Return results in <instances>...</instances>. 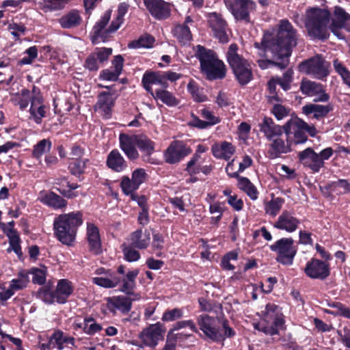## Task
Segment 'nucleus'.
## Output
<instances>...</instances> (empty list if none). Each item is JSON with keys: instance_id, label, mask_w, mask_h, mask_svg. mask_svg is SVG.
<instances>
[{"instance_id": "1", "label": "nucleus", "mask_w": 350, "mask_h": 350, "mask_svg": "<svg viewBox=\"0 0 350 350\" xmlns=\"http://www.w3.org/2000/svg\"><path fill=\"white\" fill-rule=\"evenodd\" d=\"M298 34L291 23L286 19L280 21L278 31L275 36L265 33L260 43L256 42L255 46L262 48L265 52H270L273 59L281 62H274L269 59L258 60V65L262 69H267L271 66H277L280 69L286 68L288 65V57L293 47L297 44Z\"/></svg>"}, {"instance_id": "2", "label": "nucleus", "mask_w": 350, "mask_h": 350, "mask_svg": "<svg viewBox=\"0 0 350 350\" xmlns=\"http://www.w3.org/2000/svg\"><path fill=\"white\" fill-rule=\"evenodd\" d=\"M83 222L81 211L60 214L53 221L54 234L62 244L71 246L75 242L78 228Z\"/></svg>"}, {"instance_id": "3", "label": "nucleus", "mask_w": 350, "mask_h": 350, "mask_svg": "<svg viewBox=\"0 0 350 350\" xmlns=\"http://www.w3.org/2000/svg\"><path fill=\"white\" fill-rule=\"evenodd\" d=\"M331 14L326 9L318 7L309 8L304 14V25L310 37L325 40L329 36V23Z\"/></svg>"}, {"instance_id": "4", "label": "nucleus", "mask_w": 350, "mask_h": 350, "mask_svg": "<svg viewBox=\"0 0 350 350\" xmlns=\"http://www.w3.org/2000/svg\"><path fill=\"white\" fill-rule=\"evenodd\" d=\"M195 55L200 63L202 72L208 79L224 78L226 72V66L214 51L198 45L195 49Z\"/></svg>"}, {"instance_id": "5", "label": "nucleus", "mask_w": 350, "mask_h": 350, "mask_svg": "<svg viewBox=\"0 0 350 350\" xmlns=\"http://www.w3.org/2000/svg\"><path fill=\"white\" fill-rule=\"evenodd\" d=\"M197 322L204 336L213 342H221L226 338L233 337L236 334L226 320L222 322L221 330L216 325V319L208 314L199 315L197 317Z\"/></svg>"}, {"instance_id": "6", "label": "nucleus", "mask_w": 350, "mask_h": 350, "mask_svg": "<svg viewBox=\"0 0 350 350\" xmlns=\"http://www.w3.org/2000/svg\"><path fill=\"white\" fill-rule=\"evenodd\" d=\"M284 323L280 308L275 304H267L263 319L254 323V327L267 335L273 336L284 328Z\"/></svg>"}, {"instance_id": "7", "label": "nucleus", "mask_w": 350, "mask_h": 350, "mask_svg": "<svg viewBox=\"0 0 350 350\" xmlns=\"http://www.w3.org/2000/svg\"><path fill=\"white\" fill-rule=\"evenodd\" d=\"M284 131L287 137L291 134L294 136V143L296 144H304L307 139L308 133L311 137H314L317 133L314 125H310L297 116L292 117L283 126Z\"/></svg>"}, {"instance_id": "8", "label": "nucleus", "mask_w": 350, "mask_h": 350, "mask_svg": "<svg viewBox=\"0 0 350 350\" xmlns=\"http://www.w3.org/2000/svg\"><path fill=\"white\" fill-rule=\"evenodd\" d=\"M334 154L332 148L328 147L317 153L312 148H307L298 153L299 162L314 173L319 172L324 166V161L328 160Z\"/></svg>"}, {"instance_id": "9", "label": "nucleus", "mask_w": 350, "mask_h": 350, "mask_svg": "<svg viewBox=\"0 0 350 350\" xmlns=\"http://www.w3.org/2000/svg\"><path fill=\"white\" fill-rule=\"evenodd\" d=\"M228 10L237 21L249 23L256 11V3L253 0H224Z\"/></svg>"}, {"instance_id": "10", "label": "nucleus", "mask_w": 350, "mask_h": 350, "mask_svg": "<svg viewBox=\"0 0 350 350\" xmlns=\"http://www.w3.org/2000/svg\"><path fill=\"white\" fill-rule=\"evenodd\" d=\"M271 251L277 253L278 262L291 265L293 264L294 257L297 253V248L291 238H282L270 246Z\"/></svg>"}, {"instance_id": "11", "label": "nucleus", "mask_w": 350, "mask_h": 350, "mask_svg": "<svg viewBox=\"0 0 350 350\" xmlns=\"http://www.w3.org/2000/svg\"><path fill=\"white\" fill-rule=\"evenodd\" d=\"M328 68L329 64L319 55L305 60L299 65L300 72L320 79L328 75Z\"/></svg>"}, {"instance_id": "12", "label": "nucleus", "mask_w": 350, "mask_h": 350, "mask_svg": "<svg viewBox=\"0 0 350 350\" xmlns=\"http://www.w3.org/2000/svg\"><path fill=\"white\" fill-rule=\"evenodd\" d=\"M165 331V326L159 322L144 328L138 336L142 342L141 347H156L159 342L164 339Z\"/></svg>"}, {"instance_id": "13", "label": "nucleus", "mask_w": 350, "mask_h": 350, "mask_svg": "<svg viewBox=\"0 0 350 350\" xmlns=\"http://www.w3.org/2000/svg\"><path fill=\"white\" fill-rule=\"evenodd\" d=\"M191 152V149L180 140H174L163 152L164 160L167 163L176 164Z\"/></svg>"}, {"instance_id": "14", "label": "nucleus", "mask_w": 350, "mask_h": 350, "mask_svg": "<svg viewBox=\"0 0 350 350\" xmlns=\"http://www.w3.org/2000/svg\"><path fill=\"white\" fill-rule=\"evenodd\" d=\"M340 29L350 31V15L342 8L335 6L329 29L338 38L342 39L343 37L340 33Z\"/></svg>"}, {"instance_id": "15", "label": "nucleus", "mask_w": 350, "mask_h": 350, "mask_svg": "<svg viewBox=\"0 0 350 350\" xmlns=\"http://www.w3.org/2000/svg\"><path fill=\"white\" fill-rule=\"evenodd\" d=\"M208 23L209 27L214 33V36L223 43L228 42L227 34L228 24L226 20L220 14L212 12L208 15Z\"/></svg>"}, {"instance_id": "16", "label": "nucleus", "mask_w": 350, "mask_h": 350, "mask_svg": "<svg viewBox=\"0 0 350 350\" xmlns=\"http://www.w3.org/2000/svg\"><path fill=\"white\" fill-rule=\"evenodd\" d=\"M306 274L310 278L324 280L330 274L329 264L317 259H312L304 269Z\"/></svg>"}, {"instance_id": "17", "label": "nucleus", "mask_w": 350, "mask_h": 350, "mask_svg": "<svg viewBox=\"0 0 350 350\" xmlns=\"http://www.w3.org/2000/svg\"><path fill=\"white\" fill-rule=\"evenodd\" d=\"M117 96L111 92H102L98 95V100L94 106L96 111L105 118H109Z\"/></svg>"}, {"instance_id": "18", "label": "nucleus", "mask_w": 350, "mask_h": 350, "mask_svg": "<svg viewBox=\"0 0 350 350\" xmlns=\"http://www.w3.org/2000/svg\"><path fill=\"white\" fill-rule=\"evenodd\" d=\"M300 89L301 92L308 96H314V102H327L329 96L321 84L311 81H303Z\"/></svg>"}, {"instance_id": "19", "label": "nucleus", "mask_w": 350, "mask_h": 350, "mask_svg": "<svg viewBox=\"0 0 350 350\" xmlns=\"http://www.w3.org/2000/svg\"><path fill=\"white\" fill-rule=\"evenodd\" d=\"M120 147L128 159L135 160L139 158V154L137 149V135H127L120 133L119 135Z\"/></svg>"}, {"instance_id": "20", "label": "nucleus", "mask_w": 350, "mask_h": 350, "mask_svg": "<svg viewBox=\"0 0 350 350\" xmlns=\"http://www.w3.org/2000/svg\"><path fill=\"white\" fill-rule=\"evenodd\" d=\"M86 239L89 250L94 254H99L102 252V243L98 228L93 223L87 222Z\"/></svg>"}, {"instance_id": "21", "label": "nucleus", "mask_w": 350, "mask_h": 350, "mask_svg": "<svg viewBox=\"0 0 350 350\" xmlns=\"http://www.w3.org/2000/svg\"><path fill=\"white\" fill-rule=\"evenodd\" d=\"M111 17V12H106L101 18L95 24L92 31L91 40L94 44L98 43L100 40L105 42L110 33L108 29H105Z\"/></svg>"}, {"instance_id": "22", "label": "nucleus", "mask_w": 350, "mask_h": 350, "mask_svg": "<svg viewBox=\"0 0 350 350\" xmlns=\"http://www.w3.org/2000/svg\"><path fill=\"white\" fill-rule=\"evenodd\" d=\"M144 4L152 16L163 19L170 16V5L163 0H144Z\"/></svg>"}, {"instance_id": "23", "label": "nucleus", "mask_w": 350, "mask_h": 350, "mask_svg": "<svg viewBox=\"0 0 350 350\" xmlns=\"http://www.w3.org/2000/svg\"><path fill=\"white\" fill-rule=\"evenodd\" d=\"M30 120L33 121L38 124L42 123V118L45 117L46 113V106L43 103L42 96L39 93L35 94L32 98V103L29 108Z\"/></svg>"}, {"instance_id": "24", "label": "nucleus", "mask_w": 350, "mask_h": 350, "mask_svg": "<svg viewBox=\"0 0 350 350\" xmlns=\"http://www.w3.org/2000/svg\"><path fill=\"white\" fill-rule=\"evenodd\" d=\"M260 131L268 140L280 137L284 131L283 126L275 124L271 118L265 117L262 122L259 124Z\"/></svg>"}, {"instance_id": "25", "label": "nucleus", "mask_w": 350, "mask_h": 350, "mask_svg": "<svg viewBox=\"0 0 350 350\" xmlns=\"http://www.w3.org/2000/svg\"><path fill=\"white\" fill-rule=\"evenodd\" d=\"M269 145L268 151L269 157L271 159H275L282 154H286L291 151L292 142L286 139L284 141L280 137L273 138Z\"/></svg>"}, {"instance_id": "26", "label": "nucleus", "mask_w": 350, "mask_h": 350, "mask_svg": "<svg viewBox=\"0 0 350 350\" xmlns=\"http://www.w3.org/2000/svg\"><path fill=\"white\" fill-rule=\"evenodd\" d=\"M299 223V220L293 217L292 214L288 211H283L278 217L273 226L275 228L286 230L288 232H293L297 228Z\"/></svg>"}, {"instance_id": "27", "label": "nucleus", "mask_w": 350, "mask_h": 350, "mask_svg": "<svg viewBox=\"0 0 350 350\" xmlns=\"http://www.w3.org/2000/svg\"><path fill=\"white\" fill-rule=\"evenodd\" d=\"M142 83L144 88L151 94L154 93L152 90L153 85H159L164 88L168 87L163 72H146L143 76Z\"/></svg>"}, {"instance_id": "28", "label": "nucleus", "mask_w": 350, "mask_h": 350, "mask_svg": "<svg viewBox=\"0 0 350 350\" xmlns=\"http://www.w3.org/2000/svg\"><path fill=\"white\" fill-rule=\"evenodd\" d=\"M333 110V105L308 104L302 107V112L306 116L313 114L312 117L316 120H321L327 116Z\"/></svg>"}, {"instance_id": "29", "label": "nucleus", "mask_w": 350, "mask_h": 350, "mask_svg": "<svg viewBox=\"0 0 350 350\" xmlns=\"http://www.w3.org/2000/svg\"><path fill=\"white\" fill-rule=\"evenodd\" d=\"M38 200L54 209H63L67 206V201L53 192L41 191Z\"/></svg>"}, {"instance_id": "30", "label": "nucleus", "mask_w": 350, "mask_h": 350, "mask_svg": "<svg viewBox=\"0 0 350 350\" xmlns=\"http://www.w3.org/2000/svg\"><path fill=\"white\" fill-rule=\"evenodd\" d=\"M73 291L74 287L71 282L66 279L60 280L57 282L55 291L56 302L58 304H65Z\"/></svg>"}, {"instance_id": "31", "label": "nucleus", "mask_w": 350, "mask_h": 350, "mask_svg": "<svg viewBox=\"0 0 350 350\" xmlns=\"http://www.w3.org/2000/svg\"><path fill=\"white\" fill-rule=\"evenodd\" d=\"M211 151L217 159L228 160L235 152V147L230 142H221L212 146Z\"/></svg>"}, {"instance_id": "32", "label": "nucleus", "mask_w": 350, "mask_h": 350, "mask_svg": "<svg viewBox=\"0 0 350 350\" xmlns=\"http://www.w3.org/2000/svg\"><path fill=\"white\" fill-rule=\"evenodd\" d=\"M233 72L241 85H245L252 79V67L247 61L232 68Z\"/></svg>"}, {"instance_id": "33", "label": "nucleus", "mask_w": 350, "mask_h": 350, "mask_svg": "<svg viewBox=\"0 0 350 350\" xmlns=\"http://www.w3.org/2000/svg\"><path fill=\"white\" fill-rule=\"evenodd\" d=\"M106 163L108 167L117 172L123 171L127 167L125 159L116 149L111 150L109 153Z\"/></svg>"}, {"instance_id": "34", "label": "nucleus", "mask_w": 350, "mask_h": 350, "mask_svg": "<svg viewBox=\"0 0 350 350\" xmlns=\"http://www.w3.org/2000/svg\"><path fill=\"white\" fill-rule=\"evenodd\" d=\"M51 341L53 342L54 349L62 350L66 347H72L75 345V339L73 337L69 336L64 334L63 332L55 331L51 336Z\"/></svg>"}, {"instance_id": "35", "label": "nucleus", "mask_w": 350, "mask_h": 350, "mask_svg": "<svg viewBox=\"0 0 350 350\" xmlns=\"http://www.w3.org/2000/svg\"><path fill=\"white\" fill-rule=\"evenodd\" d=\"M131 244L133 247L138 249L146 248L150 241V234L149 232L142 230H137L130 235Z\"/></svg>"}, {"instance_id": "36", "label": "nucleus", "mask_w": 350, "mask_h": 350, "mask_svg": "<svg viewBox=\"0 0 350 350\" xmlns=\"http://www.w3.org/2000/svg\"><path fill=\"white\" fill-rule=\"evenodd\" d=\"M59 23L64 29H71L78 27L82 21L79 12L72 10L59 18Z\"/></svg>"}, {"instance_id": "37", "label": "nucleus", "mask_w": 350, "mask_h": 350, "mask_svg": "<svg viewBox=\"0 0 350 350\" xmlns=\"http://www.w3.org/2000/svg\"><path fill=\"white\" fill-rule=\"evenodd\" d=\"M108 304L112 310H119L123 314L128 313L132 307L131 300L124 296H116L109 298Z\"/></svg>"}, {"instance_id": "38", "label": "nucleus", "mask_w": 350, "mask_h": 350, "mask_svg": "<svg viewBox=\"0 0 350 350\" xmlns=\"http://www.w3.org/2000/svg\"><path fill=\"white\" fill-rule=\"evenodd\" d=\"M35 94H37V93L23 89L21 92L12 95L11 101L15 106H18L20 109L24 110L27 107L29 101H31V103H32V98Z\"/></svg>"}, {"instance_id": "39", "label": "nucleus", "mask_w": 350, "mask_h": 350, "mask_svg": "<svg viewBox=\"0 0 350 350\" xmlns=\"http://www.w3.org/2000/svg\"><path fill=\"white\" fill-rule=\"evenodd\" d=\"M137 147L144 153V160L150 161V156L154 151V142L145 135H137Z\"/></svg>"}, {"instance_id": "40", "label": "nucleus", "mask_w": 350, "mask_h": 350, "mask_svg": "<svg viewBox=\"0 0 350 350\" xmlns=\"http://www.w3.org/2000/svg\"><path fill=\"white\" fill-rule=\"evenodd\" d=\"M137 269L129 271L122 279H120L122 283L120 291L128 295L131 294L135 286V279L139 274Z\"/></svg>"}, {"instance_id": "41", "label": "nucleus", "mask_w": 350, "mask_h": 350, "mask_svg": "<svg viewBox=\"0 0 350 350\" xmlns=\"http://www.w3.org/2000/svg\"><path fill=\"white\" fill-rule=\"evenodd\" d=\"M152 95L155 99L160 100L163 103L169 107H174L179 104V100L170 92L163 90L157 89Z\"/></svg>"}, {"instance_id": "42", "label": "nucleus", "mask_w": 350, "mask_h": 350, "mask_svg": "<svg viewBox=\"0 0 350 350\" xmlns=\"http://www.w3.org/2000/svg\"><path fill=\"white\" fill-rule=\"evenodd\" d=\"M68 3V0H42L39 5L44 12H54L64 9Z\"/></svg>"}, {"instance_id": "43", "label": "nucleus", "mask_w": 350, "mask_h": 350, "mask_svg": "<svg viewBox=\"0 0 350 350\" xmlns=\"http://www.w3.org/2000/svg\"><path fill=\"white\" fill-rule=\"evenodd\" d=\"M174 36L183 45L190 43L192 36L189 28L185 24L176 25L172 31Z\"/></svg>"}, {"instance_id": "44", "label": "nucleus", "mask_w": 350, "mask_h": 350, "mask_svg": "<svg viewBox=\"0 0 350 350\" xmlns=\"http://www.w3.org/2000/svg\"><path fill=\"white\" fill-rule=\"evenodd\" d=\"M92 282L104 288H113L120 283V278L115 275H101L92 278Z\"/></svg>"}, {"instance_id": "45", "label": "nucleus", "mask_w": 350, "mask_h": 350, "mask_svg": "<svg viewBox=\"0 0 350 350\" xmlns=\"http://www.w3.org/2000/svg\"><path fill=\"white\" fill-rule=\"evenodd\" d=\"M238 187L243 191L252 200H256L258 197V191L251 181L245 177L240 176L238 178Z\"/></svg>"}, {"instance_id": "46", "label": "nucleus", "mask_w": 350, "mask_h": 350, "mask_svg": "<svg viewBox=\"0 0 350 350\" xmlns=\"http://www.w3.org/2000/svg\"><path fill=\"white\" fill-rule=\"evenodd\" d=\"M238 50L239 48L236 44H231L227 51L226 58L231 68L247 62L246 59L239 54Z\"/></svg>"}, {"instance_id": "47", "label": "nucleus", "mask_w": 350, "mask_h": 350, "mask_svg": "<svg viewBox=\"0 0 350 350\" xmlns=\"http://www.w3.org/2000/svg\"><path fill=\"white\" fill-rule=\"evenodd\" d=\"M29 274L32 275V282L33 284L42 285L46 282L47 274V268L44 265H40L39 267H32L28 272Z\"/></svg>"}, {"instance_id": "48", "label": "nucleus", "mask_w": 350, "mask_h": 350, "mask_svg": "<svg viewBox=\"0 0 350 350\" xmlns=\"http://www.w3.org/2000/svg\"><path fill=\"white\" fill-rule=\"evenodd\" d=\"M52 143L49 139H43L33 146L32 150V156L33 158L40 160L42 155L49 152L51 148Z\"/></svg>"}, {"instance_id": "49", "label": "nucleus", "mask_w": 350, "mask_h": 350, "mask_svg": "<svg viewBox=\"0 0 350 350\" xmlns=\"http://www.w3.org/2000/svg\"><path fill=\"white\" fill-rule=\"evenodd\" d=\"M29 282L28 273L25 271H21L18 277L11 280L10 286L13 293L25 288Z\"/></svg>"}, {"instance_id": "50", "label": "nucleus", "mask_w": 350, "mask_h": 350, "mask_svg": "<svg viewBox=\"0 0 350 350\" xmlns=\"http://www.w3.org/2000/svg\"><path fill=\"white\" fill-rule=\"evenodd\" d=\"M88 159H73L68 165L70 173L75 176H79L85 172Z\"/></svg>"}, {"instance_id": "51", "label": "nucleus", "mask_w": 350, "mask_h": 350, "mask_svg": "<svg viewBox=\"0 0 350 350\" xmlns=\"http://www.w3.org/2000/svg\"><path fill=\"white\" fill-rule=\"evenodd\" d=\"M329 187L332 192L338 195H343L350 193V183L345 179H340L332 182L329 185Z\"/></svg>"}, {"instance_id": "52", "label": "nucleus", "mask_w": 350, "mask_h": 350, "mask_svg": "<svg viewBox=\"0 0 350 350\" xmlns=\"http://www.w3.org/2000/svg\"><path fill=\"white\" fill-rule=\"evenodd\" d=\"M8 239L10 247L8 249V252H10L11 251H14L18 257L22 256L23 252L21 247L19 234L10 232Z\"/></svg>"}, {"instance_id": "53", "label": "nucleus", "mask_w": 350, "mask_h": 350, "mask_svg": "<svg viewBox=\"0 0 350 350\" xmlns=\"http://www.w3.org/2000/svg\"><path fill=\"white\" fill-rule=\"evenodd\" d=\"M284 200L280 198H276L268 202L265 205V211L271 216H275L282 208Z\"/></svg>"}, {"instance_id": "54", "label": "nucleus", "mask_w": 350, "mask_h": 350, "mask_svg": "<svg viewBox=\"0 0 350 350\" xmlns=\"http://www.w3.org/2000/svg\"><path fill=\"white\" fill-rule=\"evenodd\" d=\"M187 90L196 102L200 103L206 100V96L204 94L202 90L200 89L194 81H191L188 83Z\"/></svg>"}, {"instance_id": "55", "label": "nucleus", "mask_w": 350, "mask_h": 350, "mask_svg": "<svg viewBox=\"0 0 350 350\" xmlns=\"http://www.w3.org/2000/svg\"><path fill=\"white\" fill-rule=\"evenodd\" d=\"M121 188L126 195H131L133 200H135L133 193L139 188L132 179L129 177H123L121 181Z\"/></svg>"}, {"instance_id": "56", "label": "nucleus", "mask_w": 350, "mask_h": 350, "mask_svg": "<svg viewBox=\"0 0 350 350\" xmlns=\"http://www.w3.org/2000/svg\"><path fill=\"white\" fill-rule=\"evenodd\" d=\"M200 157L193 154L191 159L187 162L185 171L190 175L193 176L200 172L202 166L199 165Z\"/></svg>"}, {"instance_id": "57", "label": "nucleus", "mask_w": 350, "mask_h": 350, "mask_svg": "<svg viewBox=\"0 0 350 350\" xmlns=\"http://www.w3.org/2000/svg\"><path fill=\"white\" fill-rule=\"evenodd\" d=\"M25 56L20 59L21 65L31 64L38 57V49L36 46L27 49L25 53Z\"/></svg>"}, {"instance_id": "58", "label": "nucleus", "mask_w": 350, "mask_h": 350, "mask_svg": "<svg viewBox=\"0 0 350 350\" xmlns=\"http://www.w3.org/2000/svg\"><path fill=\"white\" fill-rule=\"evenodd\" d=\"M183 316V310L182 308H174L165 310L161 317L163 321H174L180 319Z\"/></svg>"}, {"instance_id": "59", "label": "nucleus", "mask_w": 350, "mask_h": 350, "mask_svg": "<svg viewBox=\"0 0 350 350\" xmlns=\"http://www.w3.org/2000/svg\"><path fill=\"white\" fill-rule=\"evenodd\" d=\"M201 116L205 119V123H206V126H213L220 122V118L218 116H216L213 112L211 111L208 109L204 108L200 110Z\"/></svg>"}, {"instance_id": "60", "label": "nucleus", "mask_w": 350, "mask_h": 350, "mask_svg": "<svg viewBox=\"0 0 350 350\" xmlns=\"http://www.w3.org/2000/svg\"><path fill=\"white\" fill-rule=\"evenodd\" d=\"M154 42V38L150 35L142 36L138 40L133 42L130 46L134 48H150Z\"/></svg>"}, {"instance_id": "61", "label": "nucleus", "mask_w": 350, "mask_h": 350, "mask_svg": "<svg viewBox=\"0 0 350 350\" xmlns=\"http://www.w3.org/2000/svg\"><path fill=\"white\" fill-rule=\"evenodd\" d=\"M293 71L291 69L287 70L282 77H275L278 84L284 90H288L290 88V84L293 79Z\"/></svg>"}, {"instance_id": "62", "label": "nucleus", "mask_w": 350, "mask_h": 350, "mask_svg": "<svg viewBox=\"0 0 350 350\" xmlns=\"http://www.w3.org/2000/svg\"><path fill=\"white\" fill-rule=\"evenodd\" d=\"M102 327L100 325L97 323L93 319H85L84 332L89 335H93L100 330Z\"/></svg>"}, {"instance_id": "63", "label": "nucleus", "mask_w": 350, "mask_h": 350, "mask_svg": "<svg viewBox=\"0 0 350 350\" xmlns=\"http://www.w3.org/2000/svg\"><path fill=\"white\" fill-rule=\"evenodd\" d=\"M8 29L15 40H19L20 37L24 36L26 31L25 25L15 23H10Z\"/></svg>"}, {"instance_id": "64", "label": "nucleus", "mask_w": 350, "mask_h": 350, "mask_svg": "<svg viewBox=\"0 0 350 350\" xmlns=\"http://www.w3.org/2000/svg\"><path fill=\"white\" fill-rule=\"evenodd\" d=\"M93 53L96 57L99 63H103L108 60L112 53L111 48H97Z\"/></svg>"}]
</instances>
